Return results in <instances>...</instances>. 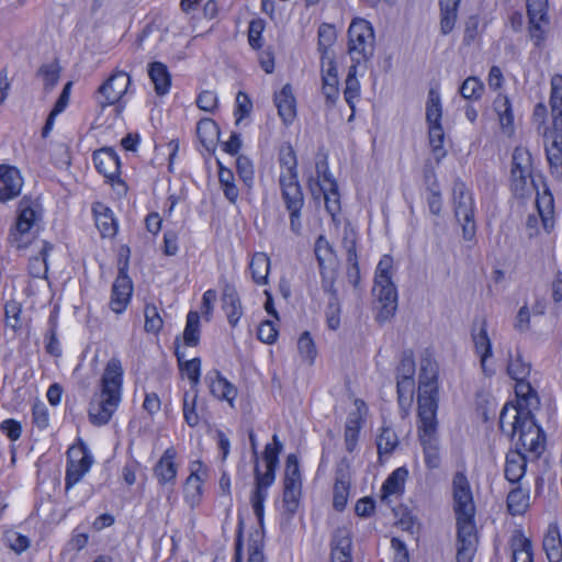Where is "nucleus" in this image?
Here are the masks:
<instances>
[{
    "label": "nucleus",
    "mask_w": 562,
    "mask_h": 562,
    "mask_svg": "<svg viewBox=\"0 0 562 562\" xmlns=\"http://www.w3.org/2000/svg\"><path fill=\"white\" fill-rule=\"evenodd\" d=\"M438 369L428 357L420 359L418 376L417 417L418 439L423 447L425 464L429 469L440 465L437 411L439 403Z\"/></svg>",
    "instance_id": "f257e3e1"
},
{
    "label": "nucleus",
    "mask_w": 562,
    "mask_h": 562,
    "mask_svg": "<svg viewBox=\"0 0 562 562\" xmlns=\"http://www.w3.org/2000/svg\"><path fill=\"white\" fill-rule=\"evenodd\" d=\"M123 374L121 360L111 358L101 378L100 393L89 405V419L93 425L108 424L117 409L122 398Z\"/></svg>",
    "instance_id": "f03ea898"
},
{
    "label": "nucleus",
    "mask_w": 562,
    "mask_h": 562,
    "mask_svg": "<svg viewBox=\"0 0 562 562\" xmlns=\"http://www.w3.org/2000/svg\"><path fill=\"white\" fill-rule=\"evenodd\" d=\"M375 36L370 22L355 19L348 29V54L352 65L368 63L374 55Z\"/></svg>",
    "instance_id": "7ed1b4c3"
},
{
    "label": "nucleus",
    "mask_w": 562,
    "mask_h": 562,
    "mask_svg": "<svg viewBox=\"0 0 562 562\" xmlns=\"http://www.w3.org/2000/svg\"><path fill=\"white\" fill-rule=\"evenodd\" d=\"M453 212L462 227L465 240H473L476 233L475 207L473 195L461 180H456L452 188Z\"/></svg>",
    "instance_id": "20e7f679"
},
{
    "label": "nucleus",
    "mask_w": 562,
    "mask_h": 562,
    "mask_svg": "<svg viewBox=\"0 0 562 562\" xmlns=\"http://www.w3.org/2000/svg\"><path fill=\"white\" fill-rule=\"evenodd\" d=\"M281 199L290 217V229L299 235L302 228V209L304 206V193L299 177H279Z\"/></svg>",
    "instance_id": "39448f33"
},
{
    "label": "nucleus",
    "mask_w": 562,
    "mask_h": 562,
    "mask_svg": "<svg viewBox=\"0 0 562 562\" xmlns=\"http://www.w3.org/2000/svg\"><path fill=\"white\" fill-rule=\"evenodd\" d=\"M512 190L516 196L524 198L531 192V162L528 151L516 148L512 160Z\"/></svg>",
    "instance_id": "423d86ee"
},
{
    "label": "nucleus",
    "mask_w": 562,
    "mask_h": 562,
    "mask_svg": "<svg viewBox=\"0 0 562 562\" xmlns=\"http://www.w3.org/2000/svg\"><path fill=\"white\" fill-rule=\"evenodd\" d=\"M453 502L457 524L474 521L475 506L470 484L460 472L453 477Z\"/></svg>",
    "instance_id": "0eeeda50"
},
{
    "label": "nucleus",
    "mask_w": 562,
    "mask_h": 562,
    "mask_svg": "<svg viewBox=\"0 0 562 562\" xmlns=\"http://www.w3.org/2000/svg\"><path fill=\"white\" fill-rule=\"evenodd\" d=\"M68 462L66 469V491L77 484L82 476L90 470L93 463V457L85 443L69 448Z\"/></svg>",
    "instance_id": "6e6552de"
},
{
    "label": "nucleus",
    "mask_w": 562,
    "mask_h": 562,
    "mask_svg": "<svg viewBox=\"0 0 562 562\" xmlns=\"http://www.w3.org/2000/svg\"><path fill=\"white\" fill-rule=\"evenodd\" d=\"M477 546L479 536L474 521L457 524V562H472Z\"/></svg>",
    "instance_id": "1a4fd4ad"
},
{
    "label": "nucleus",
    "mask_w": 562,
    "mask_h": 562,
    "mask_svg": "<svg viewBox=\"0 0 562 562\" xmlns=\"http://www.w3.org/2000/svg\"><path fill=\"white\" fill-rule=\"evenodd\" d=\"M127 260L119 268V274L112 285L110 308L120 314L126 310L133 293V283L127 274Z\"/></svg>",
    "instance_id": "9d476101"
},
{
    "label": "nucleus",
    "mask_w": 562,
    "mask_h": 562,
    "mask_svg": "<svg viewBox=\"0 0 562 562\" xmlns=\"http://www.w3.org/2000/svg\"><path fill=\"white\" fill-rule=\"evenodd\" d=\"M131 82L130 76L124 71H115L110 78L100 86L99 104L104 108L117 102L127 91Z\"/></svg>",
    "instance_id": "9b49d317"
},
{
    "label": "nucleus",
    "mask_w": 562,
    "mask_h": 562,
    "mask_svg": "<svg viewBox=\"0 0 562 562\" xmlns=\"http://www.w3.org/2000/svg\"><path fill=\"white\" fill-rule=\"evenodd\" d=\"M519 434L518 441L516 442V449H525L537 456H540L543 451L544 434L539 427L533 416L530 419L522 422V425L517 429Z\"/></svg>",
    "instance_id": "f8f14e48"
},
{
    "label": "nucleus",
    "mask_w": 562,
    "mask_h": 562,
    "mask_svg": "<svg viewBox=\"0 0 562 562\" xmlns=\"http://www.w3.org/2000/svg\"><path fill=\"white\" fill-rule=\"evenodd\" d=\"M530 408L524 407L522 403L518 405L505 404L499 415V428L509 437L517 434V429L522 425V422L532 417Z\"/></svg>",
    "instance_id": "ddd939ff"
},
{
    "label": "nucleus",
    "mask_w": 562,
    "mask_h": 562,
    "mask_svg": "<svg viewBox=\"0 0 562 562\" xmlns=\"http://www.w3.org/2000/svg\"><path fill=\"white\" fill-rule=\"evenodd\" d=\"M375 295L380 303L376 319L380 323L389 321L397 310V291L392 281L374 283Z\"/></svg>",
    "instance_id": "4468645a"
},
{
    "label": "nucleus",
    "mask_w": 562,
    "mask_h": 562,
    "mask_svg": "<svg viewBox=\"0 0 562 562\" xmlns=\"http://www.w3.org/2000/svg\"><path fill=\"white\" fill-rule=\"evenodd\" d=\"M0 202H8L21 193L23 179L18 168L8 165H0Z\"/></svg>",
    "instance_id": "2eb2a0df"
},
{
    "label": "nucleus",
    "mask_w": 562,
    "mask_h": 562,
    "mask_svg": "<svg viewBox=\"0 0 562 562\" xmlns=\"http://www.w3.org/2000/svg\"><path fill=\"white\" fill-rule=\"evenodd\" d=\"M352 538L347 527H338L334 530L330 540V562H352Z\"/></svg>",
    "instance_id": "dca6fc26"
},
{
    "label": "nucleus",
    "mask_w": 562,
    "mask_h": 562,
    "mask_svg": "<svg viewBox=\"0 0 562 562\" xmlns=\"http://www.w3.org/2000/svg\"><path fill=\"white\" fill-rule=\"evenodd\" d=\"M93 162L97 170L113 181L120 176L121 162L117 154L111 147H104L93 153Z\"/></svg>",
    "instance_id": "f3484780"
},
{
    "label": "nucleus",
    "mask_w": 562,
    "mask_h": 562,
    "mask_svg": "<svg viewBox=\"0 0 562 562\" xmlns=\"http://www.w3.org/2000/svg\"><path fill=\"white\" fill-rule=\"evenodd\" d=\"M472 340L475 351L480 356L483 371L486 373V360L492 357V342L487 335V324L485 319L475 321L472 327Z\"/></svg>",
    "instance_id": "a211bd4d"
},
{
    "label": "nucleus",
    "mask_w": 562,
    "mask_h": 562,
    "mask_svg": "<svg viewBox=\"0 0 562 562\" xmlns=\"http://www.w3.org/2000/svg\"><path fill=\"white\" fill-rule=\"evenodd\" d=\"M38 204L31 198L24 196L18 205V217L15 229L24 235L31 231L35 222L40 218Z\"/></svg>",
    "instance_id": "6ab92c4d"
},
{
    "label": "nucleus",
    "mask_w": 562,
    "mask_h": 562,
    "mask_svg": "<svg viewBox=\"0 0 562 562\" xmlns=\"http://www.w3.org/2000/svg\"><path fill=\"white\" fill-rule=\"evenodd\" d=\"M274 103L283 123L285 125L291 124L296 116V101L290 83L284 85L282 89L274 94Z\"/></svg>",
    "instance_id": "aec40b11"
},
{
    "label": "nucleus",
    "mask_w": 562,
    "mask_h": 562,
    "mask_svg": "<svg viewBox=\"0 0 562 562\" xmlns=\"http://www.w3.org/2000/svg\"><path fill=\"white\" fill-rule=\"evenodd\" d=\"M177 451L170 447L165 450L161 458L154 467V474L157 477L159 484L166 485L175 483L178 468L175 462Z\"/></svg>",
    "instance_id": "412c9836"
},
{
    "label": "nucleus",
    "mask_w": 562,
    "mask_h": 562,
    "mask_svg": "<svg viewBox=\"0 0 562 562\" xmlns=\"http://www.w3.org/2000/svg\"><path fill=\"white\" fill-rule=\"evenodd\" d=\"M544 138L551 139L550 144L546 142L544 149H546V156L547 160L550 166L551 175L562 181V143H561V136H551L548 133V128H546Z\"/></svg>",
    "instance_id": "4be33fe9"
},
{
    "label": "nucleus",
    "mask_w": 562,
    "mask_h": 562,
    "mask_svg": "<svg viewBox=\"0 0 562 562\" xmlns=\"http://www.w3.org/2000/svg\"><path fill=\"white\" fill-rule=\"evenodd\" d=\"M222 308L226 313L229 325L235 327L243 316L240 299L234 285L226 284L222 294Z\"/></svg>",
    "instance_id": "5701e85b"
},
{
    "label": "nucleus",
    "mask_w": 562,
    "mask_h": 562,
    "mask_svg": "<svg viewBox=\"0 0 562 562\" xmlns=\"http://www.w3.org/2000/svg\"><path fill=\"white\" fill-rule=\"evenodd\" d=\"M205 381L211 393L218 400L232 402L236 397L237 391L235 386L218 370L210 371L205 376Z\"/></svg>",
    "instance_id": "b1692460"
},
{
    "label": "nucleus",
    "mask_w": 562,
    "mask_h": 562,
    "mask_svg": "<svg viewBox=\"0 0 562 562\" xmlns=\"http://www.w3.org/2000/svg\"><path fill=\"white\" fill-rule=\"evenodd\" d=\"M527 468L526 456L520 449L510 450L506 454L505 477L510 483H518L525 475Z\"/></svg>",
    "instance_id": "393cba45"
},
{
    "label": "nucleus",
    "mask_w": 562,
    "mask_h": 562,
    "mask_svg": "<svg viewBox=\"0 0 562 562\" xmlns=\"http://www.w3.org/2000/svg\"><path fill=\"white\" fill-rule=\"evenodd\" d=\"M307 184L312 194H315L314 184L318 187L319 192L324 195L326 211L333 217L340 212V195L337 182H331V186L325 187L318 180L308 179Z\"/></svg>",
    "instance_id": "a878e982"
},
{
    "label": "nucleus",
    "mask_w": 562,
    "mask_h": 562,
    "mask_svg": "<svg viewBox=\"0 0 562 562\" xmlns=\"http://www.w3.org/2000/svg\"><path fill=\"white\" fill-rule=\"evenodd\" d=\"M543 550L549 562L562 561V539L557 524H550L543 539Z\"/></svg>",
    "instance_id": "bb28decb"
},
{
    "label": "nucleus",
    "mask_w": 562,
    "mask_h": 562,
    "mask_svg": "<svg viewBox=\"0 0 562 562\" xmlns=\"http://www.w3.org/2000/svg\"><path fill=\"white\" fill-rule=\"evenodd\" d=\"M314 252L321 274H324V271L331 269L335 266L336 255L334 248L324 235L317 237L314 246Z\"/></svg>",
    "instance_id": "cd10ccee"
},
{
    "label": "nucleus",
    "mask_w": 562,
    "mask_h": 562,
    "mask_svg": "<svg viewBox=\"0 0 562 562\" xmlns=\"http://www.w3.org/2000/svg\"><path fill=\"white\" fill-rule=\"evenodd\" d=\"M344 247L347 251V278L349 283L357 289L360 283V269L356 251V239L353 237H344Z\"/></svg>",
    "instance_id": "c85d7f7f"
},
{
    "label": "nucleus",
    "mask_w": 562,
    "mask_h": 562,
    "mask_svg": "<svg viewBox=\"0 0 562 562\" xmlns=\"http://www.w3.org/2000/svg\"><path fill=\"white\" fill-rule=\"evenodd\" d=\"M148 75L155 86V91L159 95L169 92L171 85V77L167 66L160 61H154L149 65Z\"/></svg>",
    "instance_id": "c756f323"
},
{
    "label": "nucleus",
    "mask_w": 562,
    "mask_h": 562,
    "mask_svg": "<svg viewBox=\"0 0 562 562\" xmlns=\"http://www.w3.org/2000/svg\"><path fill=\"white\" fill-rule=\"evenodd\" d=\"M196 134L201 144L207 149H214L220 138V127L212 119H202L196 126Z\"/></svg>",
    "instance_id": "7c9ffc66"
},
{
    "label": "nucleus",
    "mask_w": 562,
    "mask_h": 562,
    "mask_svg": "<svg viewBox=\"0 0 562 562\" xmlns=\"http://www.w3.org/2000/svg\"><path fill=\"white\" fill-rule=\"evenodd\" d=\"M550 106L554 125L562 127V75L551 78Z\"/></svg>",
    "instance_id": "2f4dec72"
},
{
    "label": "nucleus",
    "mask_w": 562,
    "mask_h": 562,
    "mask_svg": "<svg viewBox=\"0 0 562 562\" xmlns=\"http://www.w3.org/2000/svg\"><path fill=\"white\" fill-rule=\"evenodd\" d=\"M53 248V244L49 241H43V246L38 255L30 259L29 272L33 278H46L48 271L47 258Z\"/></svg>",
    "instance_id": "473e14b6"
},
{
    "label": "nucleus",
    "mask_w": 562,
    "mask_h": 562,
    "mask_svg": "<svg viewBox=\"0 0 562 562\" xmlns=\"http://www.w3.org/2000/svg\"><path fill=\"white\" fill-rule=\"evenodd\" d=\"M318 43L317 49L322 57H330L334 54L331 50L333 45L337 40V31L333 24L322 23L317 32Z\"/></svg>",
    "instance_id": "72a5a7b5"
},
{
    "label": "nucleus",
    "mask_w": 562,
    "mask_h": 562,
    "mask_svg": "<svg viewBox=\"0 0 562 562\" xmlns=\"http://www.w3.org/2000/svg\"><path fill=\"white\" fill-rule=\"evenodd\" d=\"M461 0H439L441 21L440 29L443 35L449 34L457 21V11Z\"/></svg>",
    "instance_id": "f704fd0d"
},
{
    "label": "nucleus",
    "mask_w": 562,
    "mask_h": 562,
    "mask_svg": "<svg viewBox=\"0 0 562 562\" xmlns=\"http://www.w3.org/2000/svg\"><path fill=\"white\" fill-rule=\"evenodd\" d=\"M175 355L177 357L180 370L187 374L192 386H196L200 381V374H201L200 358H193L191 360H186V355H184V352H182L180 350L179 346L176 347Z\"/></svg>",
    "instance_id": "c9c22d12"
},
{
    "label": "nucleus",
    "mask_w": 562,
    "mask_h": 562,
    "mask_svg": "<svg viewBox=\"0 0 562 562\" xmlns=\"http://www.w3.org/2000/svg\"><path fill=\"white\" fill-rule=\"evenodd\" d=\"M349 483L341 467H338L336 472V481L334 484V499L333 506L336 510L341 512L345 509L348 499Z\"/></svg>",
    "instance_id": "e433bc0d"
},
{
    "label": "nucleus",
    "mask_w": 562,
    "mask_h": 562,
    "mask_svg": "<svg viewBox=\"0 0 562 562\" xmlns=\"http://www.w3.org/2000/svg\"><path fill=\"white\" fill-rule=\"evenodd\" d=\"M252 280L257 284H266L270 270V258L265 252H257L252 256L249 265Z\"/></svg>",
    "instance_id": "4c0bfd02"
},
{
    "label": "nucleus",
    "mask_w": 562,
    "mask_h": 562,
    "mask_svg": "<svg viewBox=\"0 0 562 562\" xmlns=\"http://www.w3.org/2000/svg\"><path fill=\"white\" fill-rule=\"evenodd\" d=\"M407 474L408 471L405 468H397L394 470L382 485V498L384 499L390 495L401 493L404 488Z\"/></svg>",
    "instance_id": "58836bf2"
},
{
    "label": "nucleus",
    "mask_w": 562,
    "mask_h": 562,
    "mask_svg": "<svg viewBox=\"0 0 562 562\" xmlns=\"http://www.w3.org/2000/svg\"><path fill=\"white\" fill-rule=\"evenodd\" d=\"M278 161L282 168H285L279 177H292L293 175L299 177L296 154L290 144L280 148Z\"/></svg>",
    "instance_id": "ea45409f"
},
{
    "label": "nucleus",
    "mask_w": 562,
    "mask_h": 562,
    "mask_svg": "<svg viewBox=\"0 0 562 562\" xmlns=\"http://www.w3.org/2000/svg\"><path fill=\"white\" fill-rule=\"evenodd\" d=\"M494 109L498 115L502 128L505 132L512 131L514 125V114L509 99L504 95H498L494 101Z\"/></svg>",
    "instance_id": "a19ab883"
},
{
    "label": "nucleus",
    "mask_w": 562,
    "mask_h": 562,
    "mask_svg": "<svg viewBox=\"0 0 562 562\" xmlns=\"http://www.w3.org/2000/svg\"><path fill=\"white\" fill-rule=\"evenodd\" d=\"M531 366L526 362L521 353L517 350L516 355L509 353L507 373L513 380L527 379L530 374Z\"/></svg>",
    "instance_id": "79ce46f5"
},
{
    "label": "nucleus",
    "mask_w": 562,
    "mask_h": 562,
    "mask_svg": "<svg viewBox=\"0 0 562 562\" xmlns=\"http://www.w3.org/2000/svg\"><path fill=\"white\" fill-rule=\"evenodd\" d=\"M513 562H532V544L531 541L518 535L513 538Z\"/></svg>",
    "instance_id": "37998d69"
},
{
    "label": "nucleus",
    "mask_w": 562,
    "mask_h": 562,
    "mask_svg": "<svg viewBox=\"0 0 562 562\" xmlns=\"http://www.w3.org/2000/svg\"><path fill=\"white\" fill-rule=\"evenodd\" d=\"M218 180L223 189L224 195L231 203H236L239 195V191L234 183V175L232 170L224 168L221 162H218Z\"/></svg>",
    "instance_id": "c03bdc74"
},
{
    "label": "nucleus",
    "mask_w": 562,
    "mask_h": 562,
    "mask_svg": "<svg viewBox=\"0 0 562 562\" xmlns=\"http://www.w3.org/2000/svg\"><path fill=\"white\" fill-rule=\"evenodd\" d=\"M184 345L194 347L200 341V316L198 312L190 311L187 315V324L183 331Z\"/></svg>",
    "instance_id": "a18cd8bd"
},
{
    "label": "nucleus",
    "mask_w": 562,
    "mask_h": 562,
    "mask_svg": "<svg viewBox=\"0 0 562 562\" xmlns=\"http://www.w3.org/2000/svg\"><path fill=\"white\" fill-rule=\"evenodd\" d=\"M201 494L202 480L195 472H192L186 480L184 499L191 507H194L200 503Z\"/></svg>",
    "instance_id": "49530a36"
},
{
    "label": "nucleus",
    "mask_w": 562,
    "mask_h": 562,
    "mask_svg": "<svg viewBox=\"0 0 562 562\" xmlns=\"http://www.w3.org/2000/svg\"><path fill=\"white\" fill-rule=\"evenodd\" d=\"M529 495L522 488L512 490L507 495V508L512 515H521L528 507Z\"/></svg>",
    "instance_id": "de8ad7c7"
},
{
    "label": "nucleus",
    "mask_w": 562,
    "mask_h": 562,
    "mask_svg": "<svg viewBox=\"0 0 562 562\" xmlns=\"http://www.w3.org/2000/svg\"><path fill=\"white\" fill-rule=\"evenodd\" d=\"M322 277V289L326 294L329 295L328 300V310H334L335 312H340V304H339V297H338V291L335 286L336 282V274L334 271L328 273L327 271H324V274H321Z\"/></svg>",
    "instance_id": "09e8293b"
},
{
    "label": "nucleus",
    "mask_w": 562,
    "mask_h": 562,
    "mask_svg": "<svg viewBox=\"0 0 562 562\" xmlns=\"http://www.w3.org/2000/svg\"><path fill=\"white\" fill-rule=\"evenodd\" d=\"M345 90L344 97L348 105L353 110L355 109V100L359 97L360 93V83L357 78V66L351 65L348 70V75L345 81Z\"/></svg>",
    "instance_id": "8fccbe9b"
},
{
    "label": "nucleus",
    "mask_w": 562,
    "mask_h": 562,
    "mask_svg": "<svg viewBox=\"0 0 562 562\" xmlns=\"http://www.w3.org/2000/svg\"><path fill=\"white\" fill-rule=\"evenodd\" d=\"M441 116H442V111H441L440 95L436 90L430 89V91L428 93V100L426 103V120H427L428 125L430 126V125L441 124L440 123Z\"/></svg>",
    "instance_id": "3c124183"
},
{
    "label": "nucleus",
    "mask_w": 562,
    "mask_h": 562,
    "mask_svg": "<svg viewBox=\"0 0 562 562\" xmlns=\"http://www.w3.org/2000/svg\"><path fill=\"white\" fill-rule=\"evenodd\" d=\"M398 445L397 435L390 427H382L381 432L376 437L378 453L382 454L391 453Z\"/></svg>",
    "instance_id": "603ef678"
},
{
    "label": "nucleus",
    "mask_w": 562,
    "mask_h": 562,
    "mask_svg": "<svg viewBox=\"0 0 562 562\" xmlns=\"http://www.w3.org/2000/svg\"><path fill=\"white\" fill-rule=\"evenodd\" d=\"M284 485L302 487L299 459L293 453L289 454L285 461Z\"/></svg>",
    "instance_id": "864d4df0"
},
{
    "label": "nucleus",
    "mask_w": 562,
    "mask_h": 562,
    "mask_svg": "<svg viewBox=\"0 0 562 562\" xmlns=\"http://www.w3.org/2000/svg\"><path fill=\"white\" fill-rule=\"evenodd\" d=\"M301 494L302 487L284 485L282 502L285 514L288 515V519H291L293 515L296 513L300 504Z\"/></svg>",
    "instance_id": "5fc2aeb1"
},
{
    "label": "nucleus",
    "mask_w": 562,
    "mask_h": 562,
    "mask_svg": "<svg viewBox=\"0 0 562 562\" xmlns=\"http://www.w3.org/2000/svg\"><path fill=\"white\" fill-rule=\"evenodd\" d=\"M459 92L464 99L476 101L484 92V85L476 77H468L462 82Z\"/></svg>",
    "instance_id": "6e6d98bb"
},
{
    "label": "nucleus",
    "mask_w": 562,
    "mask_h": 562,
    "mask_svg": "<svg viewBox=\"0 0 562 562\" xmlns=\"http://www.w3.org/2000/svg\"><path fill=\"white\" fill-rule=\"evenodd\" d=\"M515 393L519 401H524V407H530L533 404H538V395L531 384L527 381V379L515 380Z\"/></svg>",
    "instance_id": "4d7b16f0"
},
{
    "label": "nucleus",
    "mask_w": 562,
    "mask_h": 562,
    "mask_svg": "<svg viewBox=\"0 0 562 562\" xmlns=\"http://www.w3.org/2000/svg\"><path fill=\"white\" fill-rule=\"evenodd\" d=\"M429 144L431 149L436 156V160L439 161L441 158L446 156V151L443 149V138L445 133L441 124L430 125L429 126Z\"/></svg>",
    "instance_id": "13d9d810"
},
{
    "label": "nucleus",
    "mask_w": 562,
    "mask_h": 562,
    "mask_svg": "<svg viewBox=\"0 0 562 562\" xmlns=\"http://www.w3.org/2000/svg\"><path fill=\"white\" fill-rule=\"evenodd\" d=\"M539 214L542 217L544 229L549 232L553 227V221L550 216L553 210V196L550 192L546 191L540 200H537Z\"/></svg>",
    "instance_id": "bf43d9fd"
},
{
    "label": "nucleus",
    "mask_w": 562,
    "mask_h": 562,
    "mask_svg": "<svg viewBox=\"0 0 562 562\" xmlns=\"http://www.w3.org/2000/svg\"><path fill=\"white\" fill-rule=\"evenodd\" d=\"M416 372L415 356L412 349L402 352L400 364L396 368V378H414Z\"/></svg>",
    "instance_id": "052dcab7"
},
{
    "label": "nucleus",
    "mask_w": 562,
    "mask_h": 562,
    "mask_svg": "<svg viewBox=\"0 0 562 562\" xmlns=\"http://www.w3.org/2000/svg\"><path fill=\"white\" fill-rule=\"evenodd\" d=\"M267 490H268L267 487H263L260 485H255V488L250 496V503H251L254 513H255L260 526H262V524H263V512H265L263 503L268 495Z\"/></svg>",
    "instance_id": "680f3d73"
},
{
    "label": "nucleus",
    "mask_w": 562,
    "mask_h": 562,
    "mask_svg": "<svg viewBox=\"0 0 562 562\" xmlns=\"http://www.w3.org/2000/svg\"><path fill=\"white\" fill-rule=\"evenodd\" d=\"M145 325L144 328L147 333L157 334L162 327V318L155 305L147 304L144 310Z\"/></svg>",
    "instance_id": "e2e57ef3"
},
{
    "label": "nucleus",
    "mask_w": 562,
    "mask_h": 562,
    "mask_svg": "<svg viewBox=\"0 0 562 562\" xmlns=\"http://www.w3.org/2000/svg\"><path fill=\"white\" fill-rule=\"evenodd\" d=\"M549 18L541 19L540 21L529 20V35L533 41L535 46L540 47L546 40L548 32Z\"/></svg>",
    "instance_id": "0e129e2a"
},
{
    "label": "nucleus",
    "mask_w": 562,
    "mask_h": 562,
    "mask_svg": "<svg viewBox=\"0 0 562 562\" xmlns=\"http://www.w3.org/2000/svg\"><path fill=\"white\" fill-rule=\"evenodd\" d=\"M196 393L190 395L189 392L183 396V417L190 427H195L199 424V416L195 412Z\"/></svg>",
    "instance_id": "69168bd1"
},
{
    "label": "nucleus",
    "mask_w": 562,
    "mask_h": 562,
    "mask_svg": "<svg viewBox=\"0 0 562 562\" xmlns=\"http://www.w3.org/2000/svg\"><path fill=\"white\" fill-rule=\"evenodd\" d=\"M283 449L282 442L278 435L272 436V443H267L263 451V460L266 465H279V454Z\"/></svg>",
    "instance_id": "338daca9"
},
{
    "label": "nucleus",
    "mask_w": 562,
    "mask_h": 562,
    "mask_svg": "<svg viewBox=\"0 0 562 562\" xmlns=\"http://www.w3.org/2000/svg\"><path fill=\"white\" fill-rule=\"evenodd\" d=\"M38 75L44 79V89L50 91L59 79V68L56 64H45L38 69Z\"/></svg>",
    "instance_id": "774afa93"
}]
</instances>
